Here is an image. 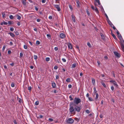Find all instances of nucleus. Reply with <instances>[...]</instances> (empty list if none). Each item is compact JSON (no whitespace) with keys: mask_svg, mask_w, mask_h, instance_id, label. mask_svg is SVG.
Returning a JSON list of instances; mask_svg holds the SVG:
<instances>
[{"mask_svg":"<svg viewBox=\"0 0 124 124\" xmlns=\"http://www.w3.org/2000/svg\"><path fill=\"white\" fill-rule=\"evenodd\" d=\"M2 17L3 18H4L5 16V12H3L2 13Z\"/></svg>","mask_w":124,"mask_h":124,"instance_id":"43","label":"nucleus"},{"mask_svg":"<svg viewBox=\"0 0 124 124\" xmlns=\"http://www.w3.org/2000/svg\"><path fill=\"white\" fill-rule=\"evenodd\" d=\"M71 17L72 20L73 21V22L74 23L75 22V16L74 15H73V14L71 15Z\"/></svg>","mask_w":124,"mask_h":124,"instance_id":"11","label":"nucleus"},{"mask_svg":"<svg viewBox=\"0 0 124 124\" xmlns=\"http://www.w3.org/2000/svg\"><path fill=\"white\" fill-rule=\"evenodd\" d=\"M107 20L108 24L110 25L111 27H112V25L113 24L109 20V19H107Z\"/></svg>","mask_w":124,"mask_h":124,"instance_id":"14","label":"nucleus"},{"mask_svg":"<svg viewBox=\"0 0 124 124\" xmlns=\"http://www.w3.org/2000/svg\"><path fill=\"white\" fill-rule=\"evenodd\" d=\"M52 86L53 88H55L56 87V84L54 82H53L52 83Z\"/></svg>","mask_w":124,"mask_h":124,"instance_id":"13","label":"nucleus"},{"mask_svg":"<svg viewBox=\"0 0 124 124\" xmlns=\"http://www.w3.org/2000/svg\"><path fill=\"white\" fill-rule=\"evenodd\" d=\"M4 24L5 25H7L8 24V23L7 22H5V21L3 22Z\"/></svg>","mask_w":124,"mask_h":124,"instance_id":"64","label":"nucleus"},{"mask_svg":"<svg viewBox=\"0 0 124 124\" xmlns=\"http://www.w3.org/2000/svg\"><path fill=\"white\" fill-rule=\"evenodd\" d=\"M43 117V116L42 115H40L39 116V117H38V118H42Z\"/></svg>","mask_w":124,"mask_h":124,"instance_id":"42","label":"nucleus"},{"mask_svg":"<svg viewBox=\"0 0 124 124\" xmlns=\"http://www.w3.org/2000/svg\"><path fill=\"white\" fill-rule=\"evenodd\" d=\"M66 81L67 82H70V79L69 78H68L66 79Z\"/></svg>","mask_w":124,"mask_h":124,"instance_id":"30","label":"nucleus"},{"mask_svg":"<svg viewBox=\"0 0 124 124\" xmlns=\"http://www.w3.org/2000/svg\"><path fill=\"white\" fill-rule=\"evenodd\" d=\"M86 12L88 15V16H89L90 15L89 12L88 10H86Z\"/></svg>","mask_w":124,"mask_h":124,"instance_id":"45","label":"nucleus"},{"mask_svg":"<svg viewBox=\"0 0 124 124\" xmlns=\"http://www.w3.org/2000/svg\"><path fill=\"white\" fill-rule=\"evenodd\" d=\"M17 100H18V102L19 103H21V99L20 98H19L18 97H17Z\"/></svg>","mask_w":124,"mask_h":124,"instance_id":"28","label":"nucleus"},{"mask_svg":"<svg viewBox=\"0 0 124 124\" xmlns=\"http://www.w3.org/2000/svg\"><path fill=\"white\" fill-rule=\"evenodd\" d=\"M114 53L115 56L118 57H120L121 55L120 53H118L116 52H114Z\"/></svg>","mask_w":124,"mask_h":124,"instance_id":"7","label":"nucleus"},{"mask_svg":"<svg viewBox=\"0 0 124 124\" xmlns=\"http://www.w3.org/2000/svg\"><path fill=\"white\" fill-rule=\"evenodd\" d=\"M69 98L70 99V101L72 100L73 99V98H72L71 95H70L69 96Z\"/></svg>","mask_w":124,"mask_h":124,"instance_id":"48","label":"nucleus"},{"mask_svg":"<svg viewBox=\"0 0 124 124\" xmlns=\"http://www.w3.org/2000/svg\"><path fill=\"white\" fill-rule=\"evenodd\" d=\"M13 122L14 123V124H17V122L16 120H14Z\"/></svg>","mask_w":124,"mask_h":124,"instance_id":"53","label":"nucleus"},{"mask_svg":"<svg viewBox=\"0 0 124 124\" xmlns=\"http://www.w3.org/2000/svg\"><path fill=\"white\" fill-rule=\"evenodd\" d=\"M94 10H95V11L98 14L99 13V11H98V9H97V8L96 7H95V8L94 9Z\"/></svg>","mask_w":124,"mask_h":124,"instance_id":"25","label":"nucleus"},{"mask_svg":"<svg viewBox=\"0 0 124 124\" xmlns=\"http://www.w3.org/2000/svg\"><path fill=\"white\" fill-rule=\"evenodd\" d=\"M31 86H30L28 87V89L29 90H31Z\"/></svg>","mask_w":124,"mask_h":124,"instance_id":"55","label":"nucleus"},{"mask_svg":"<svg viewBox=\"0 0 124 124\" xmlns=\"http://www.w3.org/2000/svg\"><path fill=\"white\" fill-rule=\"evenodd\" d=\"M85 112L87 113L88 114H89L90 113V111H89L88 110V109H86V110H85Z\"/></svg>","mask_w":124,"mask_h":124,"instance_id":"46","label":"nucleus"},{"mask_svg":"<svg viewBox=\"0 0 124 124\" xmlns=\"http://www.w3.org/2000/svg\"><path fill=\"white\" fill-rule=\"evenodd\" d=\"M59 78V75H57L56 76V79H58Z\"/></svg>","mask_w":124,"mask_h":124,"instance_id":"47","label":"nucleus"},{"mask_svg":"<svg viewBox=\"0 0 124 124\" xmlns=\"http://www.w3.org/2000/svg\"><path fill=\"white\" fill-rule=\"evenodd\" d=\"M112 36L113 37L114 39H115L116 40H117V39L116 38L114 34H112Z\"/></svg>","mask_w":124,"mask_h":124,"instance_id":"29","label":"nucleus"},{"mask_svg":"<svg viewBox=\"0 0 124 124\" xmlns=\"http://www.w3.org/2000/svg\"><path fill=\"white\" fill-rule=\"evenodd\" d=\"M81 109L80 107L77 106H76L75 108V111L78 112H79Z\"/></svg>","mask_w":124,"mask_h":124,"instance_id":"6","label":"nucleus"},{"mask_svg":"<svg viewBox=\"0 0 124 124\" xmlns=\"http://www.w3.org/2000/svg\"><path fill=\"white\" fill-rule=\"evenodd\" d=\"M36 43L37 44L39 45L40 44V42L39 41H37L36 42Z\"/></svg>","mask_w":124,"mask_h":124,"instance_id":"39","label":"nucleus"},{"mask_svg":"<svg viewBox=\"0 0 124 124\" xmlns=\"http://www.w3.org/2000/svg\"><path fill=\"white\" fill-rule=\"evenodd\" d=\"M74 104L75 103L74 102H70V107L73 106H75V105H74Z\"/></svg>","mask_w":124,"mask_h":124,"instance_id":"17","label":"nucleus"},{"mask_svg":"<svg viewBox=\"0 0 124 124\" xmlns=\"http://www.w3.org/2000/svg\"><path fill=\"white\" fill-rule=\"evenodd\" d=\"M10 30L11 31H13L14 30V29L13 27H11L10 29Z\"/></svg>","mask_w":124,"mask_h":124,"instance_id":"49","label":"nucleus"},{"mask_svg":"<svg viewBox=\"0 0 124 124\" xmlns=\"http://www.w3.org/2000/svg\"><path fill=\"white\" fill-rule=\"evenodd\" d=\"M53 121V119L52 118H49L48 119V121H49L50 122H52Z\"/></svg>","mask_w":124,"mask_h":124,"instance_id":"41","label":"nucleus"},{"mask_svg":"<svg viewBox=\"0 0 124 124\" xmlns=\"http://www.w3.org/2000/svg\"><path fill=\"white\" fill-rule=\"evenodd\" d=\"M39 102L38 101H36L35 103V105H38L39 104Z\"/></svg>","mask_w":124,"mask_h":124,"instance_id":"36","label":"nucleus"},{"mask_svg":"<svg viewBox=\"0 0 124 124\" xmlns=\"http://www.w3.org/2000/svg\"><path fill=\"white\" fill-rule=\"evenodd\" d=\"M9 18L11 19H12L14 18V17L11 15H10L9 17Z\"/></svg>","mask_w":124,"mask_h":124,"instance_id":"34","label":"nucleus"},{"mask_svg":"<svg viewBox=\"0 0 124 124\" xmlns=\"http://www.w3.org/2000/svg\"><path fill=\"white\" fill-rule=\"evenodd\" d=\"M73 102L74 103L77 104L81 102V100L80 99L76 97L74 100Z\"/></svg>","mask_w":124,"mask_h":124,"instance_id":"1","label":"nucleus"},{"mask_svg":"<svg viewBox=\"0 0 124 124\" xmlns=\"http://www.w3.org/2000/svg\"><path fill=\"white\" fill-rule=\"evenodd\" d=\"M46 1V0H42V3H45Z\"/></svg>","mask_w":124,"mask_h":124,"instance_id":"57","label":"nucleus"},{"mask_svg":"<svg viewBox=\"0 0 124 124\" xmlns=\"http://www.w3.org/2000/svg\"><path fill=\"white\" fill-rule=\"evenodd\" d=\"M87 46L89 47H92V46L91 45L90 43L89 42H88L87 43Z\"/></svg>","mask_w":124,"mask_h":124,"instance_id":"27","label":"nucleus"},{"mask_svg":"<svg viewBox=\"0 0 124 124\" xmlns=\"http://www.w3.org/2000/svg\"><path fill=\"white\" fill-rule=\"evenodd\" d=\"M16 35H18L19 34V32H18L16 31L15 32Z\"/></svg>","mask_w":124,"mask_h":124,"instance_id":"62","label":"nucleus"},{"mask_svg":"<svg viewBox=\"0 0 124 124\" xmlns=\"http://www.w3.org/2000/svg\"><path fill=\"white\" fill-rule=\"evenodd\" d=\"M41 19H37V21L38 22H39L40 21Z\"/></svg>","mask_w":124,"mask_h":124,"instance_id":"61","label":"nucleus"},{"mask_svg":"<svg viewBox=\"0 0 124 124\" xmlns=\"http://www.w3.org/2000/svg\"><path fill=\"white\" fill-rule=\"evenodd\" d=\"M76 3L77 4V7L78 8H79L80 7V6L79 5L80 2L78 0H76Z\"/></svg>","mask_w":124,"mask_h":124,"instance_id":"12","label":"nucleus"},{"mask_svg":"<svg viewBox=\"0 0 124 124\" xmlns=\"http://www.w3.org/2000/svg\"><path fill=\"white\" fill-rule=\"evenodd\" d=\"M11 87H14L15 86V84L14 83H12L11 84Z\"/></svg>","mask_w":124,"mask_h":124,"instance_id":"38","label":"nucleus"},{"mask_svg":"<svg viewBox=\"0 0 124 124\" xmlns=\"http://www.w3.org/2000/svg\"><path fill=\"white\" fill-rule=\"evenodd\" d=\"M118 37L119 40H120V41H121V39H122V38L121 34H120L119 35H118Z\"/></svg>","mask_w":124,"mask_h":124,"instance_id":"15","label":"nucleus"},{"mask_svg":"<svg viewBox=\"0 0 124 124\" xmlns=\"http://www.w3.org/2000/svg\"><path fill=\"white\" fill-rule=\"evenodd\" d=\"M115 86H116L117 87H118V85H117V83L115 81V82H114V83L113 84Z\"/></svg>","mask_w":124,"mask_h":124,"instance_id":"19","label":"nucleus"},{"mask_svg":"<svg viewBox=\"0 0 124 124\" xmlns=\"http://www.w3.org/2000/svg\"><path fill=\"white\" fill-rule=\"evenodd\" d=\"M54 69L55 70H56L57 69V68H58V67L57 66H55L54 67Z\"/></svg>","mask_w":124,"mask_h":124,"instance_id":"51","label":"nucleus"},{"mask_svg":"<svg viewBox=\"0 0 124 124\" xmlns=\"http://www.w3.org/2000/svg\"><path fill=\"white\" fill-rule=\"evenodd\" d=\"M89 100L90 101H93V100L91 97H88Z\"/></svg>","mask_w":124,"mask_h":124,"instance_id":"32","label":"nucleus"},{"mask_svg":"<svg viewBox=\"0 0 124 124\" xmlns=\"http://www.w3.org/2000/svg\"><path fill=\"white\" fill-rule=\"evenodd\" d=\"M69 7L70 8V9L71 10H72L73 9L72 7V6L70 5H69Z\"/></svg>","mask_w":124,"mask_h":124,"instance_id":"40","label":"nucleus"},{"mask_svg":"<svg viewBox=\"0 0 124 124\" xmlns=\"http://www.w3.org/2000/svg\"><path fill=\"white\" fill-rule=\"evenodd\" d=\"M100 35L101 37V39L103 40H104L105 39V37L103 35L102 33L100 34Z\"/></svg>","mask_w":124,"mask_h":124,"instance_id":"18","label":"nucleus"},{"mask_svg":"<svg viewBox=\"0 0 124 124\" xmlns=\"http://www.w3.org/2000/svg\"><path fill=\"white\" fill-rule=\"evenodd\" d=\"M54 7L57 9V10L58 11H60L61 10L59 5H54Z\"/></svg>","mask_w":124,"mask_h":124,"instance_id":"5","label":"nucleus"},{"mask_svg":"<svg viewBox=\"0 0 124 124\" xmlns=\"http://www.w3.org/2000/svg\"><path fill=\"white\" fill-rule=\"evenodd\" d=\"M65 35L62 33H61L59 35V37L62 39L64 38H65Z\"/></svg>","mask_w":124,"mask_h":124,"instance_id":"8","label":"nucleus"},{"mask_svg":"<svg viewBox=\"0 0 124 124\" xmlns=\"http://www.w3.org/2000/svg\"><path fill=\"white\" fill-rule=\"evenodd\" d=\"M34 59L35 60H36L38 58V57L37 55H34Z\"/></svg>","mask_w":124,"mask_h":124,"instance_id":"35","label":"nucleus"},{"mask_svg":"<svg viewBox=\"0 0 124 124\" xmlns=\"http://www.w3.org/2000/svg\"><path fill=\"white\" fill-rule=\"evenodd\" d=\"M74 119L76 121L78 122L79 121V119H78L76 117Z\"/></svg>","mask_w":124,"mask_h":124,"instance_id":"44","label":"nucleus"},{"mask_svg":"<svg viewBox=\"0 0 124 124\" xmlns=\"http://www.w3.org/2000/svg\"><path fill=\"white\" fill-rule=\"evenodd\" d=\"M50 58L49 57H46V61L48 62L49 61Z\"/></svg>","mask_w":124,"mask_h":124,"instance_id":"33","label":"nucleus"},{"mask_svg":"<svg viewBox=\"0 0 124 124\" xmlns=\"http://www.w3.org/2000/svg\"><path fill=\"white\" fill-rule=\"evenodd\" d=\"M93 89L94 90L93 93H96L97 91L96 90V88L95 87H94L93 88Z\"/></svg>","mask_w":124,"mask_h":124,"instance_id":"37","label":"nucleus"},{"mask_svg":"<svg viewBox=\"0 0 124 124\" xmlns=\"http://www.w3.org/2000/svg\"><path fill=\"white\" fill-rule=\"evenodd\" d=\"M8 34H10V35L12 37H14L15 36V35L12 33H8Z\"/></svg>","mask_w":124,"mask_h":124,"instance_id":"16","label":"nucleus"},{"mask_svg":"<svg viewBox=\"0 0 124 124\" xmlns=\"http://www.w3.org/2000/svg\"><path fill=\"white\" fill-rule=\"evenodd\" d=\"M92 83H93V85H94L95 84V79L93 78H92Z\"/></svg>","mask_w":124,"mask_h":124,"instance_id":"22","label":"nucleus"},{"mask_svg":"<svg viewBox=\"0 0 124 124\" xmlns=\"http://www.w3.org/2000/svg\"><path fill=\"white\" fill-rule=\"evenodd\" d=\"M112 25L113 26H112V27H113V29L114 30H117L116 27L114 26V25L113 24Z\"/></svg>","mask_w":124,"mask_h":124,"instance_id":"52","label":"nucleus"},{"mask_svg":"<svg viewBox=\"0 0 124 124\" xmlns=\"http://www.w3.org/2000/svg\"><path fill=\"white\" fill-rule=\"evenodd\" d=\"M20 56L21 57H22L23 56V53H20Z\"/></svg>","mask_w":124,"mask_h":124,"instance_id":"60","label":"nucleus"},{"mask_svg":"<svg viewBox=\"0 0 124 124\" xmlns=\"http://www.w3.org/2000/svg\"><path fill=\"white\" fill-rule=\"evenodd\" d=\"M54 49L55 51H57L58 49V48L57 47H55L54 48Z\"/></svg>","mask_w":124,"mask_h":124,"instance_id":"56","label":"nucleus"},{"mask_svg":"<svg viewBox=\"0 0 124 124\" xmlns=\"http://www.w3.org/2000/svg\"><path fill=\"white\" fill-rule=\"evenodd\" d=\"M101 84L104 87H106V85L102 81L101 82Z\"/></svg>","mask_w":124,"mask_h":124,"instance_id":"26","label":"nucleus"},{"mask_svg":"<svg viewBox=\"0 0 124 124\" xmlns=\"http://www.w3.org/2000/svg\"><path fill=\"white\" fill-rule=\"evenodd\" d=\"M74 122V120L71 118H69L66 122L67 123L70 124H72Z\"/></svg>","mask_w":124,"mask_h":124,"instance_id":"3","label":"nucleus"},{"mask_svg":"<svg viewBox=\"0 0 124 124\" xmlns=\"http://www.w3.org/2000/svg\"><path fill=\"white\" fill-rule=\"evenodd\" d=\"M76 63H73L71 67L74 68L76 67Z\"/></svg>","mask_w":124,"mask_h":124,"instance_id":"23","label":"nucleus"},{"mask_svg":"<svg viewBox=\"0 0 124 124\" xmlns=\"http://www.w3.org/2000/svg\"><path fill=\"white\" fill-rule=\"evenodd\" d=\"M105 16H106V18L107 19V20L108 19H108V16H107V15L105 13Z\"/></svg>","mask_w":124,"mask_h":124,"instance_id":"59","label":"nucleus"},{"mask_svg":"<svg viewBox=\"0 0 124 124\" xmlns=\"http://www.w3.org/2000/svg\"><path fill=\"white\" fill-rule=\"evenodd\" d=\"M94 3L95 6H100L101 5L100 0H95V2Z\"/></svg>","mask_w":124,"mask_h":124,"instance_id":"2","label":"nucleus"},{"mask_svg":"<svg viewBox=\"0 0 124 124\" xmlns=\"http://www.w3.org/2000/svg\"><path fill=\"white\" fill-rule=\"evenodd\" d=\"M68 48L70 49H72V46L71 44L69 43L68 44Z\"/></svg>","mask_w":124,"mask_h":124,"instance_id":"10","label":"nucleus"},{"mask_svg":"<svg viewBox=\"0 0 124 124\" xmlns=\"http://www.w3.org/2000/svg\"><path fill=\"white\" fill-rule=\"evenodd\" d=\"M8 23L10 25H11V24H13V22L12 21H8Z\"/></svg>","mask_w":124,"mask_h":124,"instance_id":"24","label":"nucleus"},{"mask_svg":"<svg viewBox=\"0 0 124 124\" xmlns=\"http://www.w3.org/2000/svg\"><path fill=\"white\" fill-rule=\"evenodd\" d=\"M24 47L25 49H27V46L26 45H24Z\"/></svg>","mask_w":124,"mask_h":124,"instance_id":"54","label":"nucleus"},{"mask_svg":"<svg viewBox=\"0 0 124 124\" xmlns=\"http://www.w3.org/2000/svg\"><path fill=\"white\" fill-rule=\"evenodd\" d=\"M46 36L47 37H49L50 38L51 37V35L50 34H47Z\"/></svg>","mask_w":124,"mask_h":124,"instance_id":"63","label":"nucleus"},{"mask_svg":"<svg viewBox=\"0 0 124 124\" xmlns=\"http://www.w3.org/2000/svg\"><path fill=\"white\" fill-rule=\"evenodd\" d=\"M121 47L122 51L124 52V44L123 43V42H121Z\"/></svg>","mask_w":124,"mask_h":124,"instance_id":"9","label":"nucleus"},{"mask_svg":"<svg viewBox=\"0 0 124 124\" xmlns=\"http://www.w3.org/2000/svg\"><path fill=\"white\" fill-rule=\"evenodd\" d=\"M75 108H74L73 106L70 107L69 110L71 113L74 112L75 111Z\"/></svg>","mask_w":124,"mask_h":124,"instance_id":"4","label":"nucleus"},{"mask_svg":"<svg viewBox=\"0 0 124 124\" xmlns=\"http://www.w3.org/2000/svg\"><path fill=\"white\" fill-rule=\"evenodd\" d=\"M17 19L19 20H20L21 18V17L19 15H17Z\"/></svg>","mask_w":124,"mask_h":124,"instance_id":"31","label":"nucleus"},{"mask_svg":"<svg viewBox=\"0 0 124 124\" xmlns=\"http://www.w3.org/2000/svg\"><path fill=\"white\" fill-rule=\"evenodd\" d=\"M11 53V51L10 50H9L8 51V54H10Z\"/></svg>","mask_w":124,"mask_h":124,"instance_id":"58","label":"nucleus"},{"mask_svg":"<svg viewBox=\"0 0 124 124\" xmlns=\"http://www.w3.org/2000/svg\"><path fill=\"white\" fill-rule=\"evenodd\" d=\"M22 2L24 5H26V0H22Z\"/></svg>","mask_w":124,"mask_h":124,"instance_id":"21","label":"nucleus"},{"mask_svg":"<svg viewBox=\"0 0 124 124\" xmlns=\"http://www.w3.org/2000/svg\"><path fill=\"white\" fill-rule=\"evenodd\" d=\"M99 97V95L97 93H96V97L95 98V100H97V99H98Z\"/></svg>","mask_w":124,"mask_h":124,"instance_id":"20","label":"nucleus"},{"mask_svg":"<svg viewBox=\"0 0 124 124\" xmlns=\"http://www.w3.org/2000/svg\"><path fill=\"white\" fill-rule=\"evenodd\" d=\"M62 60L64 62H66V60L65 59L63 58L62 59Z\"/></svg>","mask_w":124,"mask_h":124,"instance_id":"50","label":"nucleus"}]
</instances>
